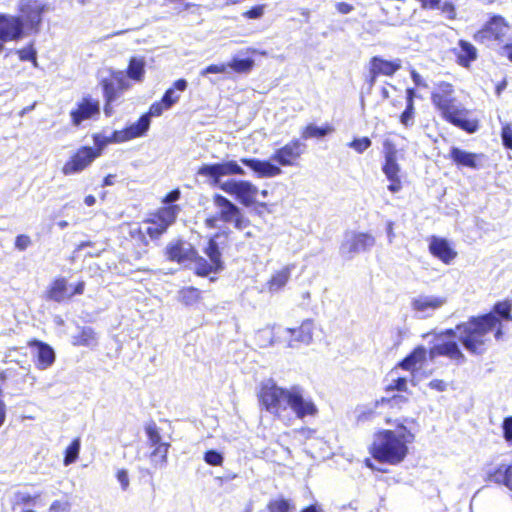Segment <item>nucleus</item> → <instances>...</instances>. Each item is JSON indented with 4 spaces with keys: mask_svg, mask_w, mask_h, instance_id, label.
<instances>
[{
    "mask_svg": "<svg viewBox=\"0 0 512 512\" xmlns=\"http://www.w3.org/2000/svg\"><path fill=\"white\" fill-rule=\"evenodd\" d=\"M259 401L267 412L282 421L290 420L291 416L304 420L318 415V407L307 391L299 386H278L273 380L262 383Z\"/></svg>",
    "mask_w": 512,
    "mask_h": 512,
    "instance_id": "1",
    "label": "nucleus"
},
{
    "mask_svg": "<svg viewBox=\"0 0 512 512\" xmlns=\"http://www.w3.org/2000/svg\"><path fill=\"white\" fill-rule=\"evenodd\" d=\"M491 333H494L496 340H500L503 336L500 319L488 313L472 317L467 322L457 325L455 330H446L443 335L456 336L468 352L481 355L490 343Z\"/></svg>",
    "mask_w": 512,
    "mask_h": 512,
    "instance_id": "2",
    "label": "nucleus"
},
{
    "mask_svg": "<svg viewBox=\"0 0 512 512\" xmlns=\"http://www.w3.org/2000/svg\"><path fill=\"white\" fill-rule=\"evenodd\" d=\"M413 440L414 435L405 426L380 431L374 437L372 456L379 462L396 465L404 460L408 453L407 445Z\"/></svg>",
    "mask_w": 512,
    "mask_h": 512,
    "instance_id": "3",
    "label": "nucleus"
},
{
    "mask_svg": "<svg viewBox=\"0 0 512 512\" xmlns=\"http://www.w3.org/2000/svg\"><path fill=\"white\" fill-rule=\"evenodd\" d=\"M306 150V144L299 139H293L283 147L275 150L271 160H260L256 158H241L240 162L249 167L259 178H273L282 174V169L272 163L281 166H294L297 160Z\"/></svg>",
    "mask_w": 512,
    "mask_h": 512,
    "instance_id": "4",
    "label": "nucleus"
},
{
    "mask_svg": "<svg viewBox=\"0 0 512 512\" xmlns=\"http://www.w3.org/2000/svg\"><path fill=\"white\" fill-rule=\"evenodd\" d=\"M180 211L179 205L160 208L155 214L144 221L141 226L131 231L132 237L144 241L145 244H147L145 240L146 235L151 239L159 238L175 222Z\"/></svg>",
    "mask_w": 512,
    "mask_h": 512,
    "instance_id": "5",
    "label": "nucleus"
},
{
    "mask_svg": "<svg viewBox=\"0 0 512 512\" xmlns=\"http://www.w3.org/2000/svg\"><path fill=\"white\" fill-rule=\"evenodd\" d=\"M213 202L217 208L215 216L206 220L209 227H215L218 220L227 224H232L236 229L243 230L249 226V220L245 217L241 209L226 197L216 194Z\"/></svg>",
    "mask_w": 512,
    "mask_h": 512,
    "instance_id": "6",
    "label": "nucleus"
},
{
    "mask_svg": "<svg viewBox=\"0 0 512 512\" xmlns=\"http://www.w3.org/2000/svg\"><path fill=\"white\" fill-rule=\"evenodd\" d=\"M220 189L225 193L235 196V198L246 207L253 204H258L262 208H266L265 202H258L256 200L259 194L258 187L246 180H227L220 185Z\"/></svg>",
    "mask_w": 512,
    "mask_h": 512,
    "instance_id": "7",
    "label": "nucleus"
},
{
    "mask_svg": "<svg viewBox=\"0 0 512 512\" xmlns=\"http://www.w3.org/2000/svg\"><path fill=\"white\" fill-rule=\"evenodd\" d=\"M197 176L205 178L211 185L218 186L223 183L221 178L232 175H245L244 169L234 160L224 161L213 164H202L197 172Z\"/></svg>",
    "mask_w": 512,
    "mask_h": 512,
    "instance_id": "8",
    "label": "nucleus"
},
{
    "mask_svg": "<svg viewBox=\"0 0 512 512\" xmlns=\"http://www.w3.org/2000/svg\"><path fill=\"white\" fill-rule=\"evenodd\" d=\"M441 116L451 124L468 133H474L478 129V122L467 118L468 110L465 109L456 98L437 108Z\"/></svg>",
    "mask_w": 512,
    "mask_h": 512,
    "instance_id": "9",
    "label": "nucleus"
},
{
    "mask_svg": "<svg viewBox=\"0 0 512 512\" xmlns=\"http://www.w3.org/2000/svg\"><path fill=\"white\" fill-rule=\"evenodd\" d=\"M375 245V238L369 233L348 231L340 246V254L352 259L356 254L367 251Z\"/></svg>",
    "mask_w": 512,
    "mask_h": 512,
    "instance_id": "10",
    "label": "nucleus"
},
{
    "mask_svg": "<svg viewBox=\"0 0 512 512\" xmlns=\"http://www.w3.org/2000/svg\"><path fill=\"white\" fill-rule=\"evenodd\" d=\"M446 303L445 296L421 294L412 299L411 308L419 318H428Z\"/></svg>",
    "mask_w": 512,
    "mask_h": 512,
    "instance_id": "11",
    "label": "nucleus"
},
{
    "mask_svg": "<svg viewBox=\"0 0 512 512\" xmlns=\"http://www.w3.org/2000/svg\"><path fill=\"white\" fill-rule=\"evenodd\" d=\"M99 155V149L95 150L92 147H82L64 164L62 172L65 175L79 173L89 166Z\"/></svg>",
    "mask_w": 512,
    "mask_h": 512,
    "instance_id": "12",
    "label": "nucleus"
},
{
    "mask_svg": "<svg viewBox=\"0 0 512 512\" xmlns=\"http://www.w3.org/2000/svg\"><path fill=\"white\" fill-rule=\"evenodd\" d=\"M100 114V103L90 96L83 97L70 111L71 122L78 127L82 122L93 119Z\"/></svg>",
    "mask_w": 512,
    "mask_h": 512,
    "instance_id": "13",
    "label": "nucleus"
},
{
    "mask_svg": "<svg viewBox=\"0 0 512 512\" xmlns=\"http://www.w3.org/2000/svg\"><path fill=\"white\" fill-rule=\"evenodd\" d=\"M28 346L32 349V357L37 369L44 371L49 369L56 360L54 349L40 340H31Z\"/></svg>",
    "mask_w": 512,
    "mask_h": 512,
    "instance_id": "14",
    "label": "nucleus"
},
{
    "mask_svg": "<svg viewBox=\"0 0 512 512\" xmlns=\"http://www.w3.org/2000/svg\"><path fill=\"white\" fill-rule=\"evenodd\" d=\"M314 330L315 324L313 320L306 319L298 328H284L279 330L277 333L285 339L289 337L288 346L294 347L295 342L310 344L313 339Z\"/></svg>",
    "mask_w": 512,
    "mask_h": 512,
    "instance_id": "15",
    "label": "nucleus"
},
{
    "mask_svg": "<svg viewBox=\"0 0 512 512\" xmlns=\"http://www.w3.org/2000/svg\"><path fill=\"white\" fill-rule=\"evenodd\" d=\"M102 86L106 101L115 102L129 88V83L123 71H116L110 79L102 80Z\"/></svg>",
    "mask_w": 512,
    "mask_h": 512,
    "instance_id": "16",
    "label": "nucleus"
},
{
    "mask_svg": "<svg viewBox=\"0 0 512 512\" xmlns=\"http://www.w3.org/2000/svg\"><path fill=\"white\" fill-rule=\"evenodd\" d=\"M445 332L441 334V339L437 344H435L430 349V358H435L437 356H446L451 360H454L458 363H462L465 361V357L456 341L454 340H445V337H450L449 335H443Z\"/></svg>",
    "mask_w": 512,
    "mask_h": 512,
    "instance_id": "17",
    "label": "nucleus"
},
{
    "mask_svg": "<svg viewBox=\"0 0 512 512\" xmlns=\"http://www.w3.org/2000/svg\"><path fill=\"white\" fill-rule=\"evenodd\" d=\"M23 22L19 17L0 14V41L8 42L22 37Z\"/></svg>",
    "mask_w": 512,
    "mask_h": 512,
    "instance_id": "18",
    "label": "nucleus"
},
{
    "mask_svg": "<svg viewBox=\"0 0 512 512\" xmlns=\"http://www.w3.org/2000/svg\"><path fill=\"white\" fill-rule=\"evenodd\" d=\"M509 30V25L504 21L502 17H494L487 24L485 29L480 31L476 37L487 40H495L503 43L505 42V36Z\"/></svg>",
    "mask_w": 512,
    "mask_h": 512,
    "instance_id": "19",
    "label": "nucleus"
},
{
    "mask_svg": "<svg viewBox=\"0 0 512 512\" xmlns=\"http://www.w3.org/2000/svg\"><path fill=\"white\" fill-rule=\"evenodd\" d=\"M150 127V120L147 116H141L139 120L124 130L115 131L113 140L118 143L126 142L131 139L143 136Z\"/></svg>",
    "mask_w": 512,
    "mask_h": 512,
    "instance_id": "20",
    "label": "nucleus"
},
{
    "mask_svg": "<svg viewBox=\"0 0 512 512\" xmlns=\"http://www.w3.org/2000/svg\"><path fill=\"white\" fill-rule=\"evenodd\" d=\"M19 9L27 24L35 27L41 22L45 5L39 0H21Z\"/></svg>",
    "mask_w": 512,
    "mask_h": 512,
    "instance_id": "21",
    "label": "nucleus"
},
{
    "mask_svg": "<svg viewBox=\"0 0 512 512\" xmlns=\"http://www.w3.org/2000/svg\"><path fill=\"white\" fill-rule=\"evenodd\" d=\"M429 251L445 264L451 263L457 256V253L451 248L449 242L439 237H432L429 244Z\"/></svg>",
    "mask_w": 512,
    "mask_h": 512,
    "instance_id": "22",
    "label": "nucleus"
},
{
    "mask_svg": "<svg viewBox=\"0 0 512 512\" xmlns=\"http://www.w3.org/2000/svg\"><path fill=\"white\" fill-rule=\"evenodd\" d=\"M397 154L398 151L396 147L392 143L386 141L384 143L385 162L382 167V171L387 179H395V177H399L400 166L397 162Z\"/></svg>",
    "mask_w": 512,
    "mask_h": 512,
    "instance_id": "23",
    "label": "nucleus"
},
{
    "mask_svg": "<svg viewBox=\"0 0 512 512\" xmlns=\"http://www.w3.org/2000/svg\"><path fill=\"white\" fill-rule=\"evenodd\" d=\"M487 479L512 491V464H499L487 470Z\"/></svg>",
    "mask_w": 512,
    "mask_h": 512,
    "instance_id": "24",
    "label": "nucleus"
},
{
    "mask_svg": "<svg viewBox=\"0 0 512 512\" xmlns=\"http://www.w3.org/2000/svg\"><path fill=\"white\" fill-rule=\"evenodd\" d=\"M294 268L295 266L293 264H289L275 271L266 283L267 290L270 293H276L282 290L288 283Z\"/></svg>",
    "mask_w": 512,
    "mask_h": 512,
    "instance_id": "25",
    "label": "nucleus"
},
{
    "mask_svg": "<svg viewBox=\"0 0 512 512\" xmlns=\"http://www.w3.org/2000/svg\"><path fill=\"white\" fill-rule=\"evenodd\" d=\"M449 158L458 166L477 169L478 160L481 158V155L462 150L458 147H452L449 152Z\"/></svg>",
    "mask_w": 512,
    "mask_h": 512,
    "instance_id": "26",
    "label": "nucleus"
},
{
    "mask_svg": "<svg viewBox=\"0 0 512 512\" xmlns=\"http://www.w3.org/2000/svg\"><path fill=\"white\" fill-rule=\"evenodd\" d=\"M167 255L170 260L183 263L186 260L192 259L195 251L190 244L178 241L167 247Z\"/></svg>",
    "mask_w": 512,
    "mask_h": 512,
    "instance_id": "27",
    "label": "nucleus"
},
{
    "mask_svg": "<svg viewBox=\"0 0 512 512\" xmlns=\"http://www.w3.org/2000/svg\"><path fill=\"white\" fill-rule=\"evenodd\" d=\"M370 66L374 74L392 76L401 68L402 62L400 59L388 61L375 56L370 60Z\"/></svg>",
    "mask_w": 512,
    "mask_h": 512,
    "instance_id": "28",
    "label": "nucleus"
},
{
    "mask_svg": "<svg viewBox=\"0 0 512 512\" xmlns=\"http://www.w3.org/2000/svg\"><path fill=\"white\" fill-rule=\"evenodd\" d=\"M454 98L453 86L446 82L437 84L431 94V101L436 108L451 102Z\"/></svg>",
    "mask_w": 512,
    "mask_h": 512,
    "instance_id": "29",
    "label": "nucleus"
},
{
    "mask_svg": "<svg viewBox=\"0 0 512 512\" xmlns=\"http://www.w3.org/2000/svg\"><path fill=\"white\" fill-rule=\"evenodd\" d=\"M72 296L73 293H70V285L65 278L54 280L48 291V298L56 302L70 299Z\"/></svg>",
    "mask_w": 512,
    "mask_h": 512,
    "instance_id": "30",
    "label": "nucleus"
},
{
    "mask_svg": "<svg viewBox=\"0 0 512 512\" xmlns=\"http://www.w3.org/2000/svg\"><path fill=\"white\" fill-rule=\"evenodd\" d=\"M72 343L75 346H86L93 348L98 343V337L91 327H82L78 334L72 337Z\"/></svg>",
    "mask_w": 512,
    "mask_h": 512,
    "instance_id": "31",
    "label": "nucleus"
},
{
    "mask_svg": "<svg viewBox=\"0 0 512 512\" xmlns=\"http://www.w3.org/2000/svg\"><path fill=\"white\" fill-rule=\"evenodd\" d=\"M187 81L185 79H178L174 82L173 87L169 88L163 95L162 100L166 109H170L180 99V94L177 91L183 92L187 88Z\"/></svg>",
    "mask_w": 512,
    "mask_h": 512,
    "instance_id": "32",
    "label": "nucleus"
},
{
    "mask_svg": "<svg viewBox=\"0 0 512 512\" xmlns=\"http://www.w3.org/2000/svg\"><path fill=\"white\" fill-rule=\"evenodd\" d=\"M426 354L427 352L424 347H417L399 363V367L407 371H413L418 364L425 360Z\"/></svg>",
    "mask_w": 512,
    "mask_h": 512,
    "instance_id": "33",
    "label": "nucleus"
},
{
    "mask_svg": "<svg viewBox=\"0 0 512 512\" xmlns=\"http://www.w3.org/2000/svg\"><path fill=\"white\" fill-rule=\"evenodd\" d=\"M477 57L476 48L469 42L461 40L457 50V58L461 65L468 66Z\"/></svg>",
    "mask_w": 512,
    "mask_h": 512,
    "instance_id": "34",
    "label": "nucleus"
},
{
    "mask_svg": "<svg viewBox=\"0 0 512 512\" xmlns=\"http://www.w3.org/2000/svg\"><path fill=\"white\" fill-rule=\"evenodd\" d=\"M170 448V443L162 444L160 446L154 447L152 452L150 453L151 462L155 467L164 468L168 462V451Z\"/></svg>",
    "mask_w": 512,
    "mask_h": 512,
    "instance_id": "35",
    "label": "nucleus"
},
{
    "mask_svg": "<svg viewBox=\"0 0 512 512\" xmlns=\"http://www.w3.org/2000/svg\"><path fill=\"white\" fill-rule=\"evenodd\" d=\"M145 61L142 58L133 57L129 62L127 75L130 79L141 81L145 73Z\"/></svg>",
    "mask_w": 512,
    "mask_h": 512,
    "instance_id": "36",
    "label": "nucleus"
},
{
    "mask_svg": "<svg viewBox=\"0 0 512 512\" xmlns=\"http://www.w3.org/2000/svg\"><path fill=\"white\" fill-rule=\"evenodd\" d=\"M180 301L187 305L192 306L201 300V291L194 287H186L179 291Z\"/></svg>",
    "mask_w": 512,
    "mask_h": 512,
    "instance_id": "37",
    "label": "nucleus"
},
{
    "mask_svg": "<svg viewBox=\"0 0 512 512\" xmlns=\"http://www.w3.org/2000/svg\"><path fill=\"white\" fill-rule=\"evenodd\" d=\"M145 433L148 438L147 443L150 447L154 448L167 443L162 440L160 430L154 422H150L145 426Z\"/></svg>",
    "mask_w": 512,
    "mask_h": 512,
    "instance_id": "38",
    "label": "nucleus"
},
{
    "mask_svg": "<svg viewBox=\"0 0 512 512\" xmlns=\"http://www.w3.org/2000/svg\"><path fill=\"white\" fill-rule=\"evenodd\" d=\"M331 131H332V128L329 126L318 127L314 124H309L303 129L301 136L305 140L310 139V138H321V137L326 136Z\"/></svg>",
    "mask_w": 512,
    "mask_h": 512,
    "instance_id": "39",
    "label": "nucleus"
},
{
    "mask_svg": "<svg viewBox=\"0 0 512 512\" xmlns=\"http://www.w3.org/2000/svg\"><path fill=\"white\" fill-rule=\"evenodd\" d=\"M80 448H81L80 439L75 438L65 450V457L63 460V463L65 466H68V465L74 463L78 459Z\"/></svg>",
    "mask_w": 512,
    "mask_h": 512,
    "instance_id": "40",
    "label": "nucleus"
},
{
    "mask_svg": "<svg viewBox=\"0 0 512 512\" xmlns=\"http://www.w3.org/2000/svg\"><path fill=\"white\" fill-rule=\"evenodd\" d=\"M226 65H228V69H232L237 73H246L252 69L254 65V60L251 58H233L232 61L227 63Z\"/></svg>",
    "mask_w": 512,
    "mask_h": 512,
    "instance_id": "41",
    "label": "nucleus"
},
{
    "mask_svg": "<svg viewBox=\"0 0 512 512\" xmlns=\"http://www.w3.org/2000/svg\"><path fill=\"white\" fill-rule=\"evenodd\" d=\"M293 508L290 500L283 497H278L269 501L267 509L269 512H290Z\"/></svg>",
    "mask_w": 512,
    "mask_h": 512,
    "instance_id": "42",
    "label": "nucleus"
},
{
    "mask_svg": "<svg viewBox=\"0 0 512 512\" xmlns=\"http://www.w3.org/2000/svg\"><path fill=\"white\" fill-rule=\"evenodd\" d=\"M222 267L212 263L211 261L207 262L203 258H199L196 263V273L200 276H207L212 272H217L221 270Z\"/></svg>",
    "mask_w": 512,
    "mask_h": 512,
    "instance_id": "43",
    "label": "nucleus"
},
{
    "mask_svg": "<svg viewBox=\"0 0 512 512\" xmlns=\"http://www.w3.org/2000/svg\"><path fill=\"white\" fill-rule=\"evenodd\" d=\"M205 254L208 256L209 261L222 267L221 253L214 239H209L205 248Z\"/></svg>",
    "mask_w": 512,
    "mask_h": 512,
    "instance_id": "44",
    "label": "nucleus"
},
{
    "mask_svg": "<svg viewBox=\"0 0 512 512\" xmlns=\"http://www.w3.org/2000/svg\"><path fill=\"white\" fill-rule=\"evenodd\" d=\"M436 9L440 10L441 13L449 20H454L457 16L456 8L452 0H442L440 7Z\"/></svg>",
    "mask_w": 512,
    "mask_h": 512,
    "instance_id": "45",
    "label": "nucleus"
},
{
    "mask_svg": "<svg viewBox=\"0 0 512 512\" xmlns=\"http://www.w3.org/2000/svg\"><path fill=\"white\" fill-rule=\"evenodd\" d=\"M275 332L273 329H263L257 333L259 345L264 347L275 343Z\"/></svg>",
    "mask_w": 512,
    "mask_h": 512,
    "instance_id": "46",
    "label": "nucleus"
},
{
    "mask_svg": "<svg viewBox=\"0 0 512 512\" xmlns=\"http://www.w3.org/2000/svg\"><path fill=\"white\" fill-rule=\"evenodd\" d=\"M204 461L211 466H221L223 464L224 457L216 450H208L204 454Z\"/></svg>",
    "mask_w": 512,
    "mask_h": 512,
    "instance_id": "47",
    "label": "nucleus"
},
{
    "mask_svg": "<svg viewBox=\"0 0 512 512\" xmlns=\"http://www.w3.org/2000/svg\"><path fill=\"white\" fill-rule=\"evenodd\" d=\"M499 315L502 319L511 321V305L508 302H499L494 306V313Z\"/></svg>",
    "mask_w": 512,
    "mask_h": 512,
    "instance_id": "48",
    "label": "nucleus"
},
{
    "mask_svg": "<svg viewBox=\"0 0 512 512\" xmlns=\"http://www.w3.org/2000/svg\"><path fill=\"white\" fill-rule=\"evenodd\" d=\"M371 144L372 142L368 137H361L355 138L348 144V146L358 153H363L371 146Z\"/></svg>",
    "mask_w": 512,
    "mask_h": 512,
    "instance_id": "49",
    "label": "nucleus"
},
{
    "mask_svg": "<svg viewBox=\"0 0 512 512\" xmlns=\"http://www.w3.org/2000/svg\"><path fill=\"white\" fill-rule=\"evenodd\" d=\"M400 121L405 126H410L414 121V104L411 101H407L406 108L400 116Z\"/></svg>",
    "mask_w": 512,
    "mask_h": 512,
    "instance_id": "50",
    "label": "nucleus"
},
{
    "mask_svg": "<svg viewBox=\"0 0 512 512\" xmlns=\"http://www.w3.org/2000/svg\"><path fill=\"white\" fill-rule=\"evenodd\" d=\"M228 73V65L225 63L212 64L200 71L201 76H207L208 74H226Z\"/></svg>",
    "mask_w": 512,
    "mask_h": 512,
    "instance_id": "51",
    "label": "nucleus"
},
{
    "mask_svg": "<svg viewBox=\"0 0 512 512\" xmlns=\"http://www.w3.org/2000/svg\"><path fill=\"white\" fill-rule=\"evenodd\" d=\"M18 55L22 61H32L34 66H37L36 51L32 46L20 49Z\"/></svg>",
    "mask_w": 512,
    "mask_h": 512,
    "instance_id": "52",
    "label": "nucleus"
},
{
    "mask_svg": "<svg viewBox=\"0 0 512 512\" xmlns=\"http://www.w3.org/2000/svg\"><path fill=\"white\" fill-rule=\"evenodd\" d=\"M164 110L167 109L165 107V104L163 103V100L161 99V101L153 103L150 106L149 111L145 113L143 116H147L148 119L151 121V117H158L162 115Z\"/></svg>",
    "mask_w": 512,
    "mask_h": 512,
    "instance_id": "53",
    "label": "nucleus"
},
{
    "mask_svg": "<svg viewBox=\"0 0 512 512\" xmlns=\"http://www.w3.org/2000/svg\"><path fill=\"white\" fill-rule=\"evenodd\" d=\"M407 391V379L404 377H397L386 387V391Z\"/></svg>",
    "mask_w": 512,
    "mask_h": 512,
    "instance_id": "54",
    "label": "nucleus"
},
{
    "mask_svg": "<svg viewBox=\"0 0 512 512\" xmlns=\"http://www.w3.org/2000/svg\"><path fill=\"white\" fill-rule=\"evenodd\" d=\"M501 138L503 145L508 149H512V127L509 124H505L502 127Z\"/></svg>",
    "mask_w": 512,
    "mask_h": 512,
    "instance_id": "55",
    "label": "nucleus"
},
{
    "mask_svg": "<svg viewBox=\"0 0 512 512\" xmlns=\"http://www.w3.org/2000/svg\"><path fill=\"white\" fill-rule=\"evenodd\" d=\"M264 9H265L264 5H258V6L252 7L251 9L245 11L243 13V16L248 19H259L263 16Z\"/></svg>",
    "mask_w": 512,
    "mask_h": 512,
    "instance_id": "56",
    "label": "nucleus"
},
{
    "mask_svg": "<svg viewBox=\"0 0 512 512\" xmlns=\"http://www.w3.org/2000/svg\"><path fill=\"white\" fill-rule=\"evenodd\" d=\"M31 243V238L28 235L21 234L15 239V248L19 251H24L31 245Z\"/></svg>",
    "mask_w": 512,
    "mask_h": 512,
    "instance_id": "57",
    "label": "nucleus"
},
{
    "mask_svg": "<svg viewBox=\"0 0 512 512\" xmlns=\"http://www.w3.org/2000/svg\"><path fill=\"white\" fill-rule=\"evenodd\" d=\"M503 436L507 442L512 443V417H506L502 424Z\"/></svg>",
    "mask_w": 512,
    "mask_h": 512,
    "instance_id": "58",
    "label": "nucleus"
},
{
    "mask_svg": "<svg viewBox=\"0 0 512 512\" xmlns=\"http://www.w3.org/2000/svg\"><path fill=\"white\" fill-rule=\"evenodd\" d=\"M116 477L121 485V488L124 491L127 490L129 487V483H130L127 470H125V469L118 470Z\"/></svg>",
    "mask_w": 512,
    "mask_h": 512,
    "instance_id": "59",
    "label": "nucleus"
},
{
    "mask_svg": "<svg viewBox=\"0 0 512 512\" xmlns=\"http://www.w3.org/2000/svg\"><path fill=\"white\" fill-rule=\"evenodd\" d=\"M180 195H181L180 190L174 189L164 197V199L162 200V203L167 204L168 206L174 205L173 203L179 200Z\"/></svg>",
    "mask_w": 512,
    "mask_h": 512,
    "instance_id": "60",
    "label": "nucleus"
},
{
    "mask_svg": "<svg viewBox=\"0 0 512 512\" xmlns=\"http://www.w3.org/2000/svg\"><path fill=\"white\" fill-rule=\"evenodd\" d=\"M407 402V398L403 395H394L393 397L391 398H382L381 399V403H388L390 404L391 406H394V405H401L403 403H406Z\"/></svg>",
    "mask_w": 512,
    "mask_h": 512,
    "instance_id": "61",
    "label": "nucleus"
},
{
    "mask_svg": "<svg viewBox=\"0 0 512 512\" xmlns=\"http://www.w3.org/2000/svg\"><path fill=\"white\" fill-rule=\"evenodd\" d=\"M429 387L434 390L442 392L446 390L447 384L443 380L434 379L429 382Z\"/></svg>",
    "mask_w": 512,
    "mask_h": 512,
    "instance_id": "62",
    "label": "nucleus"
},
{
    "mask_svg": "<svg viewBox=\"0 0 512 512\" xmlns=\"http://www.w3.org/2000/svg\"><path fill=\"white\" fill-rule=\"evenodd\" d=\"M411 78L416 86L418 87H427V83L424 81L422 76L416 72L415 70L411 71Z\"/></svg>",
    "mask_w": 512,
    "mask_h": 512,
    "instance_id": "63",
    "label": "nucleus"
},
{
    "mask_svg": "<svg viewBox=\"0 0 512 512\" xmlns=\"http://www.w3.org/2000/svg\"><path fill=\"white\" fill-rule=\"evenodd\" d=\"M391 183L388 185V190L392 193H396L400 191L402 185L400 177H395V179H388Z\"/></svg>",
    "mask_w": 512,
    "mask_h": 512,
    "instance_id": "64",
    "label": "nucleus"
}]
</instances>
